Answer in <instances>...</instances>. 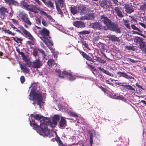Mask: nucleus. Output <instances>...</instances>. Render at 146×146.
<instances>
[{"label":"nucleus","mask_w":146,"mask_h":146,"mask_svg":"<svg viewBox=\"0 0 146 146\" xmlns=\"http://www.w3.org/2000/svg\"><path fill=\"white\" fill-rule=\"evenodd\" d=\"M33 117L40 123L39 126L35 122L34 120L32 119L31 121L30 120V125L34 129L38 130L43 133L45 132L49 129V130H51L53 132L55 127V115L52 117L53 122L48 119L38 114L33 115Z\"/></svg>","instance_id":"f257e3e1"},{"label":"nucleus","mask_w":146,"mask_h":146,"mask_svg":"<svg viewBox=\"0 0 146 146\" xmlns=\"http://www.w3.org/2000/svg\"><path fill=\"white\" fill-rule=\"evenodd\" d=\"M38 83V82H34L31 84V87L32 88L29 94V96L30 97L29 99L31 100H32L34 101H35L36 99H37L38 105L40 106L42 100V95L41 93H38L35 92L37 88V84Z\"/></svg>","instance_id":"f03ea898"},{"label":"nucleus","mask_w":146,"mask_h":146,"mask_svg":"<svg viewBox=\"0 0 146 146\" xmlns=\"http://www.w3.org/2000/svg\"><path fill=\"white\" fill-rule=\"evenodd\" d=\"M40 38L46 45L52 46L53 44L51 40V37L49 36L50 32L46 28L44 27L39 31Z\"/></svg>","instance_id":"7ed1b4c3"},{"label":"nucleus","mask_w":146,"mask_h":146,"mask_svg":"<svg viewBox=\"0 0 146 146\" xmlns=\"http://www.w3.org/2000/svg\"><path fill=\"white\" fill-rule=\"evenodd\" d=\"M19 15L23 21L25 23V24L24 25V27L28 29L29 27L28 26H31L32 23L29 20L28 15L24 12L22 11L19 13Z\"/></svg>","instance_id":"20e7f679"},{"label":"nucleus","mask_w":146,"mask_h":146,"mask_svg":"<svg viewBox=\"0 0 146 146\" xmlns=\"http://www.w3.org/2000/svg\"><path fill=\"white\" fill-rule=\"evenodd\" d=\"M65 6V4L63 0H57L56 6L57 13L60 14L61 17L64 16L63 13L62 11L64 10Z\"/></svg>","instance_id":"39448f33"},{"label":"nucleus","mask_w":146,"mask_h":146,"mask_svg":"<svg viewBox=\"0 0 146 146\" xmlns=\"http://www.w3.org/2000/svg\"><path fill=\"white\" fill-rule=\"evenodd\" d=\"M21 31V33H20L22 35L25 36L28 39L33 41L34 40V38L33 36L28 31L26 30L24 27L22 26H20L19 27Z\"/></svg>","instance_id":"423d86ee"},{"label":"nucleus","mask_w":146,"mask_h":146,"mask_svg":"<svg viewBox=\"0 0 146 146\" xmlns=\"http://www.w3.org/2000/svg\"><path fill=\"white\" fill-rule=\"evenodd\" d=\"M90 26L94 29L99 30L104 29L105 31H106L108 30V27L106 26H103L101 23L98 22H96L91 23L90 24Z\"/></svg>","instance_id":"0eeeda50"},{"label":"nucleus","mask_w":146,"mask_h":146,"mask_svg":"<svg viewBox=\"0 0 146 146\" xmlns=\"http://www.w3.org/2000/svg\"><path fill=\"white\" fill-rule=\"evenodd\" d=\"M55 72L58 73V77L63 78L64 77V75H68L69 77V80L70 81H72L75 80L76 79L75 77H73L72 74L69 73L66 71H64L62 72L61 74L60 70H55Z\"/></svg>","instance_id":"6e6552de"},{"label":"nucleus","mask_w":146,"mask_h":146,"mask_svg":"<svg viewBox=\"0 0 146 146\" xmlns=\"http://www.w3.org/2000/svg\"><path fill=\"white\" fill-rule=\"evenodd\" d=\"M108 27V29H109L111 31H114L117 33H121V31L120 28L117 25L115 24L114 23L112 22Z\"/></svg>","instance_id":"1a4fd4ad"},{"label":"nucleus","mask_w":146,"mask_h":146,"mask_svg":"<svg viewBox=\"0 0 146 146\" xmlns=\"http://www.w3.org/2000/svg\"><path fill=\"white\" fill-rule=\"evenodd\" d=\"M100 19L104 24L106 25V27H108L112 22L110 20L104 15H101Z\"/></svg>","instance_id":"9d476101"},{"label":"nucleus","mask_w":146,"mask_h":146,"mask_svg":"<svg viewBox=\"0 0 146 146\" xmlns=\"http://www.w3.org/2000/svg\"><path fill=\"white\" fill-rule=\"evenodd\" d=\"M42 65L41 62L38 59H36L33 62V67L35 68H39Z\"/></svg>","instance_id":"9b49d317"},{"label":"nucleus","mask_w":146,"mask_h":146,"mask_svg":"<svg viewBox=\"0 0 146 146\" xmlns=\"http://www.w3.org/2000/svg\"><path fill=\"white\" fill-rule=\"evenodd\" d=\"M79 11H80L81 14L84 15L87 14L88 12V9L86 7L82 6H80L78 7Z\"/></svg>","instance_id":"f8f14e48"},{"label":"nucleus","mask_w":146,"mask_h":146,"mask_svg":"<svg viewBox=\"0 0 146 146\" xmlns=\"http://www.w3.org/2000/svg\"><path fill=\"white\" fill-rule=\"evenodd\" d=\"M124 8L125 9V11L127 13H131L134 11V9L133 8L132 6L130 5L129 4H125Z\"/></svg>","instance_id":"ddd939ff"},{"label":"nucleus","mask_w":146,"mask_h":146,"mask_svg":"<svg viewBox=\"0 0 146 146\" xmlns=\"http://www.w3.org/2000/svg\"><path fill=\"white\" fill-rule=\"evenodd\" d=\"M108 2V3L109 4H111V1H108V0H103L100 2V5L104 8H108L109 7V6L107 4V3Z\"/></svg>","instance_id":"4468645a"},{"label":"nucleus","mask_w":146,"mask_h":146,"mask_svg":"<svg viewBox=\"0 0 146 146\" xmlns=\"http://www.w3.org/2000/svg\"><path fill=\"white\" fill-rule=\"evenodd\" d=\"M73 25L78 28H84L85 27L84 23L81 21H77L74 22Z\"/></svg>","instance_id":"2eb2a0df"},{"label":"nucleus","mask_w":146,"mask_h":146,"mask_svg":"<svg viewBox=\"0 0 146 146\" xmlns=\"http://www.w3.org/2000/svg\"><path fill=\"white\" fill-rule=\"evenodd\" d=\"M59 127L61 129H64L66 125V121L64 117H62L59 121Z\"/></svg>","instance_id":"dca6fc26"},{"label":"nucleus","mask_w":146,"mask_h":146,"mask_svg":"<svg viewBox=\"0 0 146 146\" xmlns=\"http://www.w3.org/2000/svg\"><path fill=\"white\" fill-rule=\"evenodd\" d=\"M115 13L117 14V15L120 18L123 17L124 15L122 14L120 8L118 7H115L114 9Z\"/></svg>","instance_id":"f3484780"},{"label":"nucleus","mask_w":146,"mask_h":146,"mask_svg":"<svg viewBox=\"0 0 146 146\" xmlns=\"http://www.w3.org/2000/svg\"><path fill=\"white\" fill-rule=\"evenodd\" d=\"M0 13L1 15L2 16L1 17L2 19H4L5 17V14L6 13H8L7 9L5 7H2L0 8Z\"/></svg>","instance_id":"a211bd4d"},{"label":"nucleus","mask_w":146,"mask_h":146,"mask_svg":"<svg viewBox=\"0 0 146 146\" xmlns=\"http://www.w3.org/2000/svg\"><path fill=\"white\" fill-rule=\"evenodd\" d=\"M5 2L9 5L19 6V3L15 0H4Z\"/></svg>","instance_id":"6ab92c4d"},{"label":"nucleus","mask_w":146,"mask_h":146,"mask_svg":"<svg viewBox=\"0 0 146 146\" xmlns=\"http://www.w3.org/2000/svg\"><path fill=\"white\" fill-rule=\"evenodd\" d=\"M70 10L71 13L74 15L79 12V10L76 6H72L70 7Z\"/></svg>","instance_id":"aec40b11"},{"label":"nucleus","mask_w":146,"mask_h":146,"mask_svg":"<svg viewBox=\"0 0 146 146\" xmlns=\"http://www.w3.org/2000/svg\"><path fill=\"white\" fill-rule=\"evenodd\" d=\"M40 13L41 15L46 17L48 19L51 21L53 22L54 21V20L52 18L51 16L47 14L44 11L41 10L40 11Z\"/></svg>","instance_id":"412c9836"},{"label":"nucleus","mask_w":146,"mask_h":146,"mask_svg":"<svg viewBox=\"0 0 146 146\" xmlns=\"http://www.w3.org/2000/svg\"><path fill=\"white\" fill-rule=\"evenodd\" d=\"M107 37L109 40L112 41H118L119 39V38L116 37L115 35H108Z\"/></svg>","instance_id":"4be33fe9"},{"label":"nucleus","mask_w":146,"mask_h":146,"mask_svg":"<svg viewBox=\"0 0 146 146\" xmlns=\"http://www.w3.org/2000/svg\"><path fill=\"white\" fill-rule=\"evenodd\" d=\"M55 135L56 137H55V140L57 142L58 145L59 146H65L62 142L60 140V137H58L57 135L56 132H55Z\"/></svg>","instance_id":"5701e85b"},{"label":"nucleus","mask_w":146,"mask_h":146,"mask_svg":"<svg viewBox=\"0 0 146 146\" xmlns=\"http://www.w3.org/2000/svg\"><path fill=\"white\" fill-rule=\"evenodd\" d=\"M117 74H121L122 76L124 77L127 79H134V78L128 76L126 73L124 72H118Z\"/></svg>","instance_id":"b1692460"},{"label":"nucleus","mask_w":146,"mask_h":146,"mask_svg":"<svg viewBox=\"0 0 146 146\" xmlns=\"http://www.w3.org/2000/svg\"><path fill=\"white\" fill-rule=\"evenodd\" d=\"M20 68L23 70V72L25 73H28L29 71V69L27 68L25 66L23 65L22 64H20Z\"/></svg>","instance_id":"393cba45"},{"label":"nucleus","mask_w":146,"mask_h":146,"mask_svg":"<svg viewBox=\"0 0 146 146\" xmlns=\"http://www.w3.org/2000/svg\"><path fill=\"white\" fill-rule=\"evenodd\" d=\"M47 64L49 66L52 67L55 64V62L54 60L52 59L48 60L47 62Z\"/></svg>","instance_id":"a878e982"},{"label":"nucleus","mask_w":146,"mask_h":146,"mask_svg":"<svg viewBox=\"0 0 146 146\" xmlns=\"http://www.w3.org/2000/svg\"><path fill=\"white\" fill-rule=\"evenodd\" d=\"M121 86L125 87L126 89L129 90L131 91H135V89L130 85H121Z\"/></svg>","instance_id":"bb28decb"},{"label":"nucleus","mask_w":146,"mask_h":146,"mask_svg":"<svg viewBox=\"0 0 146 146\" xmlns=\"http://www.w3.org/2000/svg\"><path fill=\"white\" fill-rule=\"evenodd\" d=\"M13 40L17 43H21L23 41V39L21 38H18L17 36L15 37H12Z\"/></svg>","instance_id":"cd10ccee"},{"label":"nucleus","mask_w":146,"mask_h":146,"mask_svg":"<svg viewBox=\"0 0 146 146\" xmlns=\"http://www.w3.org/2000/svg\"><path fill=\"white\" fill-rule=\"evenodd\" d=\"M9 25L11 27L13 30H15V31L19 33H21V31L20 30L18 29L17 27H15L12 23H9Z\"/></svg>","instance_id":"c85d7f7f"},{"label":"nucleus","mask_w":146,"mask_h":146,"mask_svg":"<svg viewBox=\"0 0 146 146\" xmlns=\"http://www.w3.org/2000/svg\"><path fill=\"white\" fill-rule=\"evenodd\" d=\"M43 2L48 7L50 6L51 7H53V4L50 1H47L46 0H45Z\"/></svg>","instance_id":"c756f323"},{"label":"nucleus","mask_w":146,"mask_h":146,"mask_svg":"<svg viewBox=\"0 0 146 146\" xmlns=\"http://www.w3.org/2000/svg\"><path fill=\"white\" fill-rule=\"evenodd\" d=\"M140 48L142 50H143L146 53V45H145L143 43L140 44Z\"/></svg>","instance_id":"7c9ffc66"},{"label":"nucleus","mask_w":146,"mask_h":146,"mask_svg":"<svg viewBox=\"0 0 146 146\" xmlns=\"http://www.w3.org/2000/svg\"><path fill=\"white\" fill-rule=\"evenodd\" d=\"M4 31L5 33H7L9 35H11L13 36H14L15 33H13L10 31L9 29H5L4 30Z\"/></svg>","instance_id":"2f4dec72"},{"label":"nucleus","mask_w":146,"mask_h":146,"mask_svg":"<svg viewBox=\"0 0 146 146\" xmlns=\"http://www.w3.org/2000/svg\"><path fill=\"white\" fill-rule=\"evenodd\" d=\"M89 133L90 134V145H92V144H93V133H92L91 132V131H90V132H89Z\"/></svg>","instance_id":"473e14b6"},{"label":"nucleus","mask_w":146,"mask_h":146,"mask_svg":"<svg viewBox=\"0 0 146 146\" xmlns=\"http://www.w3.org/2000/svg\"><path fill=\"white\" fill-rule=\"evenodd\" d=\"M100 51L101 53L106 57V56L105 54V52L106 51V50L105 48L104 47L102 46L100 49Z\"/></svg>","instance_id":"72a5a7b5"},{"label":"nucleus","mask_w":146,"mask_h":146,"mask_svg":"<svg viewBox=\"0 0 146 146\" xmlns=\"http://www.w3.org/2000/svg\"><path fill=\"white\" fill-rule=\"evenodd\" d=\"M131 26L133 29L134 30H137V31H138L140 32H142V31L140 30L138 28L136 27V26H135L133 25H131Z\"/></svg>","instance_id":"f704fd0d"},{"label":"nucleus","mask_w":146,"mask_h":146,"mask_svg":"<svg viewBox=\"0 0 146 146\" xmlns=\"http://www.w3.org/2000/svg\"><path fill=\"white\" fill-rule=\"evenodd\" d=\"M37 50L40 53H41L43 55V57L45 58L46 55L45 54V53L44 50L42 49L39 48H37Z\"/></svg>","instance_id":"c9c22d12"},{"label":"nucleus","mask_w":146,"mask_h":146,"mask_svg":"<svg viewBox=\"0 0 146 146\" xmlns=\"http://www.w3.org/2000/svg\"><path fill=\"white\" fill-rule=\"evenodd\" d=\"M22 5L25 8H26L27 9L29 7V5H28V4L26 2L23 1L22 3Z\"/></svg>","instance_id":"e433bc0d"},{"label":"nucleus","mask_w":146,"mask_h":146,"mask_svg":"<svg viewBox=\"0 0 146 146\" xmlns=\"http://www.w3.org/2000/svg\"><path fill=\"white\" fill-rule=\"evenodd\" d=\"M42 25L45 26L47 27L48 26V24L46 22V21L44 19H43L42 20Z\"/></svg>","instance_id":"4c0bfd02"},{"label":"nucleus","mask_w":146,"mask_h":146,"mask_svg":"<svg viewBox=\"0 0 146 146\" xmlns=\"http://www.w3.org/2000/svg\"><path fill=\"white\" fill-rule=\"evenodd\" d=\"M141 41V38L139 37H136L134 39V41L137 43H139Z\"/></svg>","instance_id":"58836bf2"},{"label":"nucleus","mask_w":146,"mask_h":146,"mask_svg":"<svg viewBox=\"0 0 146 146\" xmlns=\"http://www.w3.org/2000/svg\"><path fill=\"white\" fill-rule=\"evenodd\" d=\"M27 9L32 12H34V10H35V6L34 5H33L31 7L29 6V7Z\"/></svg>","instance_id":"ea45409f"},{"label":"nucleus","mask_w":146,"mask_h":146,"mask_svg":"<svg viewBox=\"0 0 146 146\" xmlns=\"http://www.w3.org/2000/svg\"><path fill=\"white\" fill-rule=\"evenodd\" d=\"M59 119L60 116L57 115H55V125L57 124V121H59Z\"/></svg>","instance_id":"a19ab883"},{"label":"nucleus","mask_w":146,"mask_h":146,"mask_svg":"<svg viewBox=\"0 0 146 146\" xmlns=\"http://www.w3.org/2000/svg\"><path fill=\"white\" fill-rule=\"evenodd\" d=\"M16 50L18 52L19 54H21V56L22 57H24L25 56L23 52L22 51L20 52L19 49H17Z\"/></svg>","instance_id":"79ce46f5"},{"label":"nucleus","mask_w":146,"mask_h":146,"mask_svg":"<svg viewBox=\"0 0 146 146\" xmlns=\"http://www.w3.org/2000/svg\"><path fill=\"white\" fill-rule=\"evenodd\" d=\"M20 81L21 83H23L25 81V78L24 76H21L20 78Z\"/></svg>","instance_id":"37998d69"},{"label":"nucleus","mask_w":146,"mask_h":146,"mask_svg":"<svg viewBox=\"0 0 146 146\" xmlns=\"http://www.w3.org/2000/svg\"><path fill=\"white\" fill-rule=\"evenodd\" d=\"M81 42L82 44L84 46L87 48V49L89 48V47L88 46V45L87 44L86 42L85 41H82Z\"/></svg>","instance_id":"c03bdc74"},{"label":"nucleus","mask_w":146,"mask_h":146,"mask_svg":"<svg viewBox=\"0 0 146 146\" xmlns=\"http://www.w3.org/2000/svg\"><path fill=\"white\" fill-rule=\"evenodd\" d=\"M90 32L87 31H81L80 32H79V33L80 34H89L90 33Z\"/></svg>","instance_id":"a18cd8bd"},{"label":"nucleus","mask_w":146,"mask_h":146,"mask_svg":"<svg viewBox=\"0 0 146 146\" xmlns=\"http://www.w3.org/2000/svg\"><path fill=\"white\" fill-rule=\"evenodd\" d=\"M36 21V23L38 24H40V18L38 17H36L35 18Z\"/></svg>","instance_id":"49530a36"},{"label":"nucleus","mask_w":146,"mask_h":146,"mask_svg":"<svg viewBox=\"0 0 146 146\" xmlns=\"http://www.w3.org/2000/svg\"><path fill=\"white\" fill-rule=\"evenodd\" d=\"M13 23L15 25H18L19 24V22L18 21L14 19H11Z\"/></svg>","instance_id":"de8ad7c7"},{"label":"nucleus","mask_w":146,"mask_h":146,"mask_svg":"<svg viewBox=\"0 0 146 146\" xmlns=\"http://www.w3.org/2000/svg\"><path fill=\"white\" fill-rule=\"evenodd\" d=\"M38 51L36 49H34L33 50V55L36 57L37 55Z\"/></svg>","instance_id":"09e8293b"},{"label":"nucleus","mask_w":146,"mask_h":146,"mask_svg":"<svg viewBox=\"0 0 146 146\" xmlns=\"http://www.w3.org/2000/svg\"><path fill=\"white\" fill-rule=\"evenodd\" d=\"M134 33L138 35H141V36L143 37L144 38H146V37L142 34L139 32H138L137 31H134Z\"/></svg>","instance_id":"8fccbe9b"},{"label":"nucleus","mask_w":146,"mask_h":146,"mask_svg":"<svg viewBox=\"0 0 146 146\" xmlns=\"http://www.w3.org/2000/svg\"><path fill=\"white\" fill-rule=\"evenodd\" d=\"M146 8V3H145L143 5H141L140 7V9L141 10H144Z\"/></svg>","instance_id":"3c124183"},{"label":"nucleus","mask_w":146,"mask_h":146,"mask_svg":"<svg viewBox=\"0 0 146 146\" xmlns=\"http://www.w3.org/2000/svg\"><path fill=\"white\" fill-rule=\"evenodd\" d=\"M113 3L116 6H118L119 5L118 1L117 0H111Z\"/></svg>","instance_id":"603ef678"},{"label":"nucleus","mask_w":146,"mask_h":146,"mask_svg":"<svg viewBox=\"0 0 146 146\" xmlns=\"http://www.w3.org/2000/svg\"><path fill=\"white\" fill-rule=\"evenodd\" d=\"M82 53V55L83 56V57L85 58L87 57L88 55L86 53H85L84 52H80V53L81 54Z\"/></svg>","instance_id":"864d4df0"},{"label":"nucleus","mask_w":146,"mask_h":146,"mask_svg":"<svg viewBox=\"0 0 146 146\" xmlns=\"http://www.w3.org/2000/svg\"><path fill=\"white\" fill-rule=\"evenodd\" d=\"M87 60H89L90 61L92 62H94V61L93 60L92 58L89 56H88L86 58Z\"/></svg>","instance_id":"5fc2aeb1"},{"label":"nucleus","mask_w":146,"mask_h":146,"mask_svg":"<svg viewBox=\"0 0 146 146\" xmlns=\"http://www.w3.org/2000/svg\"><path fill=\"white\" fill-rule=\"evenodd\" d=\"M128 60L130 61L131 62L133 63H135L138 62L139 61L137 60H135L130 58H128Z\"/></svg>","instance_id":"6e6d98bb"},{"label":"nucleus","mask_w":146,"mask_h":146,"mask_svg":"<svg viewBox=\"0 0 146 146\" xmlns=\"http://www.w3.org/2000/svg\"><path fill=\"white\" fill-rule=\"evenodd\" d=\"M70 113L71 115L74 117H78L77 115L75 113L72 112H70Z\"/></svg>","instance_id":"4d7b16f0"},{"label":"nucleus","mask_w":146,"mask_h":146,"mask_svg":"<svg viewBox=\"0 0 146 146\" xmlns=\"http://www.w3.org/2000/svg\"><path fill=\"white\" fill-rule=\"evenodd\" d=\"M106 74H107L108 75H109L110 76H113V74H112L110 72L108 71H106Z\"/></svg>","instance_id":"13d9d810"},{"label":"nucleus","mask_w":146,"mask_h":146,"mask_svg":"<svg viewBox=\"0 0 146 146\" xmlns=\"http://www.w3.org/2000/svg\"><path fill=\"white\" fill-rule=\"evenodd\" d=\"M106 74H107L108 75H109L110 76H113V74H112L110 72L108 71H106Z\"/></svg>","instance_id":"bf43d9fd"},{"label":"nucleus","mask_w":146,"mask_h":146,"mask_svg":"<svg viewBox=\"0 0 146 146\" xmlns=\"http://www.w3.org/2000/svg\"><path fill=\"white\" fill-rule=\"evenodd\" d=\"M125 26L127 29H131V27H130V26L129 24L128 23V24H125Z\"/></svg>","instance_id":"052dcab7"},{"label":"nucleus","mask_w":146,"mask_h":146,"mask_svg":"<svg viewBox=\"0 0 146 146\" xmlns=\"http://www.w3.org/2000/svg\"><path fill=\"white\" fill-rule=\"evenodd\" d=\"M123 20L124 21V25H125V24H128V23L129 22V21L127 20H125L123 19Z\"/></svg>","instance_id":"680f3d73"},{"label":"nucleus","mask_w":146,"mask_h":146,"mask_svg":"<svg viewBox=\"0 0 146 146\" xmlns=\"http://www.w3.org/2000/svg\"><path fill=\"white\" fill-rule=\"evenodd\" d=\"M139 25H140L142 27H144V28H146V26L144 23L140 22L139 23Z\"/></svg>","instance_id":"e2e57ef3"},{"label":"nucleus","mask_w":146,"mask_h":146,"mask_svg":"<svg viewBox=\"0 0 146 146\" xmlns=\"http://www.w3.org/2000/svg\"><path fill=\"white\" fill-rule=\"evenodd\" d=\"M58 109L60 110H62V106L60 104L58 105Z\"/></svg>","instance_id":"0e129e2a"},{"label":"nucleus","mask_w":146,"mask_h":146,"mask_svg":"<svg viewBox=\"0 0 146 146\" xmlns=\"http://www.w3.org/2000/svg\"><path fill=\"white\" fill-rule=\"evenodd\" d=\"M136 86H137L138 88H140L141 89H142V87L138 83H136Z\"/></svg>","instance_id":"69168bd1"},{"label":"nucleus","mask_w":146,"mask_h":146,"mask_svg":"<svg viewBox=\"0 0 146 146\" xmlns=\"http://www.w3.org/2000/svg\"><path fill=\"white\" fill-rule=\"evenodd\" d=\"M117 98L118 99H120L122 100H123V99H124V98L123 97H121L120 96H118Z\"/></svg>","instance_id":"338daca9"},{"label":"nucleus","mask_w":146,"mask_h":146,"mask_svg":"<svg viewBox=\"0 0 146 146\" xmlns=\"http://www.w3.org/2000/svg\"><path fill=\"white\" fill-rule=\"evenodd\" d=\"M98 68L101 71H102L103 72H104V69L103 68H101L100 67H98Z\"/></svg>","instance_id":"774afa93"}]
</instances>
